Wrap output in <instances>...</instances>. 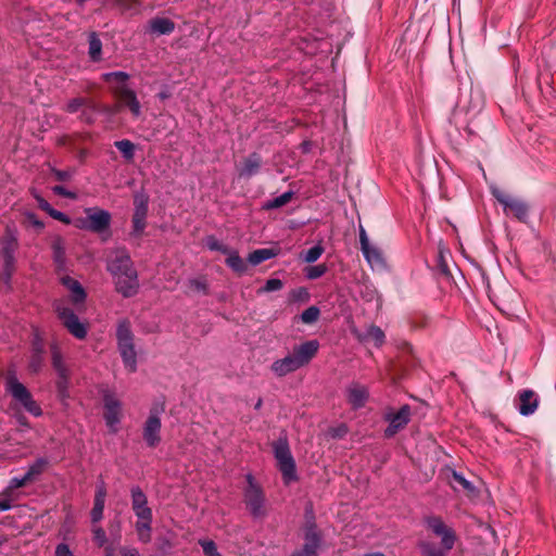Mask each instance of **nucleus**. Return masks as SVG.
<instances>
[{
	"label": "nucleus",
	"instance_id": "obj_1",
	"mask_svg": "<svg viewBox=\"0 0 556 556\" xmlns=\"http://www.w3.org/2000/svg\"><path fill=\"white\" fill-rule=\"evenodd\" d=\"M106 269L113 277L116 291L124 298L138 293V274L126 249L117 248L110 253Z\"/></svg>",
	"mask_w": 556,
	"mask_h": 556
},
{
	"label": "nucleus",
	"instance_id": "obj_2",
	"mask_svg": "<svg viewBox=\"0 0 556 556\" xmlns=\"http://www.w3.org/2000/svg\"><path fill=\"white\" fill-rule=\"evenodd\" d=\"M318 349L319 343L317 340H309L300 345H295L291 353L273 362L270 370L279 378L294 372L306 366L315 357Z\"/></svg>",
	"mask_w": 556,
	"mask_h": 556
},
{
	"label": "nucleus",
	"instance_id": "obj_3",
	"mask_svg": "<svg viewBox=\"0 0 556 556\" xmlns=\"http://www.w3.org/2000/svg\"><path fill=\"white\" fill-rule=\"evenodd\" d=\"M426 523L437 536L441 538L442 548L432 543L422 542L419 545L421 554L424 556H445L446 552L451 551L455 544V532L439 517H429Z\"/></svg>",
	"mask_w": 556,
	"mask_h": 556
},
{
	"label": "nucleus",
	"instance_id": "obj_4",
	"mask_svg": "<svg viewBox=\"0 0 556 556\" xmlns=\"http://www.w3.org/2000/svg\"><path fill=\"white\" fill-rule=\"evenodd\" d=\"M18 249V237L15 228L8 226L3 237L0 239V256L3 262L2 280L5 285L15 271V253Z\"/></svg>",
	"mask_w": 556,
	"mask_h": 556
},
{
	"label": "nucleus",
	"instance_id": "obj_5",
	"mask_svg": "<svg viewBox=\"0 0 556 556\" xmlns=\"http://www.w3.org/2000/svg\"><path fill=\"white\" fill-rule=\"evenodd\" d=\"M274 456L277 460L278 469L282 475L283 482L289 484L298 480L295 462L291 454L289 442L286 435L279 437L273 443Z\"/></svg>",
	"mask_w": 556,
	"mask_h": 556
},
{
	"label": "nucleus",
	"instance_id": "obj_6",
	"mask_svg": "<svg viewBox=\"0 0 556 556\" xmlns=\"http://www.w3.org/2000/svg\"><path fill=\"white\" fill-rule=\"evenodd\" d=\"M5 391L30 415L35 417H40L42 415L40 405L34 400L29 390L16 378L14 374H9L7 376Z\"/></svg>",
	"mask_w": 556,
	"mask_h": 556
},
{
	"label": "nucleus",
	"instance_id": "obj_7",
	"mask_svg": "<svg viewBox=\"0 0 556 556\" xmlns=\"http://www.w3.org/2000/svg\"><path fill=\"white\" fill-rule=\"evenodd\" d=\"M117 345L125 367L130 371L137 370V353L134 345V336L130 323L121 320L116 329Z\"/></svg>",
	"mask_w": 556,
	"mask_h": 556
},
{
	"label": "nucleus",
	"instance_id": "obj_8",
	"mask_svg": "<svg viewBox=\"0 0 556 556\" xmlns=\"http://www.w3.org/2000/svg\"><path fill=\"white\" fill-rule=\"evenodd\" d=\"M248 486L244 490V502L251 513L256 518H264L267 514L266 500L262 488L255 482L252 475H247Z\"/></svg>",
	"mask_w": 556,
	"mask_h": 556
},
{
	"label": "nucleus",
	"instance_id": "obj_9",
	"mask_svg": "<svg viewBox=\"0 0 556 556\" xmlns=\"http://www.w3.org/2000/svg\"><path fill=\"white\" fill-rule=\"evenodd\" d=\"M86 217L77 218L75 226L79 229L100 233L106 230L111 224V214L102 208L88 207L85 210Z\"/></svg>",
	"mask_w": 556,
	"mask_h": 556
},
{
	"label": "nucleus",
	"instance_id": "obj_10",
	"mask_svg": "<svg viewBox=\"0 0 556 556\" xmlns=\"http://www.w3.org/2000/svg\"><path fill=\"white\" fill-rule=\"evenodd\" d=\"M55 312L62 325L68 330V332L78 340H83L87 337V325L79 320L78 316L67 307L63 302H56Z\"/></svg>",
	"mask_w": 556,
	"mask_h": 556
},
{
	"label": "nucleus",
	"instance_id": "obj_11",
	"mask_svg": "<svg viewBox=\"0 0 556 556\" xmlns=\"http://www.w3.org/2000/svg\"><path fill=\"white\" fill-rule=\"evenodd\" d=\"M321 545V533L312 516L304 526V545L302 549L294 552L291 556H317Z\"/></svg>",
	"mask_w": 556,
	"mask_h": 556
},
{
	"label": "nucleus",
	"instance_id": "obj_12",
	"mask_svg": "<svg viewBox=\"0 0 556 556\" xmlns=\"http://www.w3.org/2000/svg\"><path fill=\"white\" fill-rule=\"evenodd\" d=\"M162 421L156 409L150 410L142 427V438L147 446L154 448L161 443Z\"/></svg>",
	"mask_w": 556,
	"mask_h": 556
},
{
	"label": "nucleus",
	"instance_id": "obj_13",
	"mask_svg": "<svg viewBox=\"0 0 556 556\" xmlns=\"http://www.w3.org/2000/svg\"><path fill=\"white\" fill-rule=\"evenodd\" d=\"M494 198L504 206L506 213H511L516 218L525 222L528 216V206L521 200L511 198L497 188L492 189Z\"/></svg>",
	"mask_w": 556,
	"mask_h": 556
},
{
	"label": "nucleus",
	"instance_id": "obj_14",
	"mask_svg": "<svg viewBox=\"0 0 556 556\" xmlns=\"http://www.w3.org/2000/svg\"><path fill=\"white\" fill-rule=\"evenodd\" d=\"M101 77L105 83L110 84L111 90L118 101L126 98V93L135 91L128 85L129 75L126 72H109L102 74Z\"/></svg>",
	"mask_w": 556,
	"mask_h": 556
},
{
	"label": "nucleus",
	"instance_id": "obj_15",
	"mask_svg": "<svg viewBox=\"0 0 556 556\" xmlns=\"http://www.w3.org/2000/svg\"><path fill=\"white\" fill-rule=\"evenodd\" d=\"M386 420L389 422L388 428L384 430L387 438H392L401 429H403L410 420V407L403 405L396 413H388Z\"/></svg>",
	"mask_w": 556,
	"mask_h": 556
},
{
	"label": "nucleus",
	"instance_id": "obj_16",
	"mask_svg": "<svg viewBox=\"0 0 556 556\" xmlns=\"http://www.w3.org/2000/svg\"><path fill=\"white\" fill-rule=\"evenodd\" d=\"M103 402L105 422L113 432H116L117 425L121 421L122 403L113 394L110 393L104 395Z\"/></svg>",
	"mask_w": 556,
	"mask_h": 556
},
{
	"label": "nucleus",
	"instance_id": "obj_17",
	"mask_svg": "<svg viewBox=\"0 0 556 556\" xmlns=\"http://www.w3.org/2000/svg\"><path fill=\"white\" fill-rule=\"evenodd\" d=\"M148 214V197L137 194L135 197V212L132 216V235L140 237L146 228Z\"/></svg>",
	"mask_w": 556,
	"mask_h": 556
},
{
	"label": "nucleus",
	"instance_id": "obj_18",
	"mask_svg": "<svg viewBox=\"0 0 556 556\" xmlns=\"http://www.w3.org/2000/svg\"><path fill=\"white\" fill-rule=\"evenodd\" d=\"M131 507L138 519H152V509L148 506V498L139 486H132Z\"/></svg>",
	"mask_w": 556,
	"mask_h": 556
},
{
	"label": "nucleus",
	"instance_id": "obj_19",
	"mask_svg": "<svg viewBox=\"0 0 556 556\" xmlns=\"http://www.w3.org/2000/svg\"><path fill=\"white\" fill-rule=\"evenodd\" d=\"M346 397L353 408H361L368 399V390L365 386L353 382L346 388Z\"/></svg>",
	"mask_w": 556,
	"mask_h": 556
},
{
	"label": "nucleus",
	"instance_id": "obj_20",
	"mask_svg": "<svg viewBox=\"0 0 556 556\" xmlns=\"http://www.w3.org/2000/svg\"><path fill=\"white\" fill-rule=\"evenodd\" d=\"M174 30L175 23L167 17H153L147 25V33L155 36L170 35Z\"/></svg>",
	"mask_w": 556,
	"mask_h": 556
},
{
	"label": "nucleus",
	"instance_id": "obj_21",
	"mask_svg": "<svg viewBox=\"0 0 556 556\" xmlns=\"http://www.w3.org/2000/svg\"><path fill=\"white\" fill-rule=\"evenodd\" d=\"M518 412L522 416L532 415L539 405V399L531 390H523L519 393L518 397Z\"/></svg>",
	"mask_w": 556,
	"mask_h": 556
},
{
	"label": "nucleus",
	"instance_id": "obj_22",
	"mask_svg": "<svg viewBox=\"0 0 556 556\" xmlns=\"http://www.w3.org/2000/svg\"><path fill=\"white\" fill-rule=\"evenodd\" d=\"M52 366L59 376L58 388L65 391L68 383V369L65 366L60 351L54 348L52 350Z\"/></svg>",
	"mask_w": 556,
	"mask_h": 556
},
{
	"label": "nucleus",
	"instance_id": "obj_23",
	"mask_svg": "<svg viewBox=\"0 0 556 556\" xmlns=\"http://www.w3.org/2000/svg\"><path fill=\"white\" fill-rule=\"evenodd\" d=\"M105 497H106L105 483L103 481H101L97 484L93 508L90 514L92 522H99L103 518Z\"/></svg>",
	"mask_w": 556,
	"mask_h": 556
},
{
	"label": "nucleus",
	"instance_id": "obj_24",
	"mask_svg": "<svg viewBox=\"0 0 556 556\" xmlns=\"http://www.w3.org/2000/svg\"><path fill=\"white\" fill-rule=\"evenodd\" d=\"M353 333L361 342H372L377 348H380L386 340L382 329L375 325L369 326L365 332L353 330Z\"/></svg>",
	"mask_w": 556,
	"mask_h": 556
},
{
	"label": "nucleus",
	"instance_id": "obj_25",
	"mask_svg": "<svg viewBox=\"0 0 556 556\" xmlns=\"http://www.w3.org/2000/svg\"><path fill=\"white\" fill-rule=\"evenodd\" d=\"M61 282L71 292L72 302L76 305L84 303L86 300V292L79 281L70 276L61 278Z\"/></svg>",
	"mask_w": 556,
	"mask_h": 556
},
{
	"label": "nucleus",
	"instance_id": "obj_26",
	"mask_svg": "<svg viewBox=\"0 0 556 556\" xmlns=\"http://www.w3.org/2000/svg\"><path fill=\"white\" fill-rule=\"evenodd\" d=\"M262 159L257 153L250 154L239 169V176L250 178L260 172Z\"/></svg>",
	"mask_w": 556,
	"mask_h": 556
},
{
	"label": "nucleus",
	"instance_id": "obj_27",
	"mask_svg": "<svg viewBox=\"0 0 556 556\" xmlns=\"http://www.w3.org/2000/svg\"><path fill=\"white\" fill-rule=\"evenodd\" d=\"M280 254L279 248H264V249H257L253 252H251L248 256V262L256 266L265 261H268L273 257H276Z\"/></svg>",
	"mask_w": 556,
	"mask_h": 556
},
{
	"label": "nucleus",
	"instance_id": "obj_28",
	"mask_svg": "<svg viewBox=\"0 0 556 556\" xmlns=\"http://www.w3.org/2000/svg\"><path fill=\"white\" fill-rule=\"evenodd\" d=\"M364 257L369 263L371 267H383L384 258L381 251L369 243L367 247L361 249Z\"/></svg>",
	"mask_w": 556,
	"mask_h": 556
},
{
	"label": "nucleus",
	"instance_id": "obj_29",
	"mask_svg": "<svg viewBox=\"0 0 556 556\" xmlns=\"http://www.w3.org/2000/svg\"><path fill=\"white\" fill-rule=\"evenodd\" d=\"M53 260L58 270H64L66 258H65V247L62 238L58 237L52 242Z\"/></svg>",
	"mask_w": 556,
	"mask_h": 556
},
{
	"label": "nucleus",
	"instance_id": "obj_30",
	"mask_svg": "<svg viewBox=\"0 0 556 556\" xmlns=\"http://www.w3.org/2000/svg\"><path fill=\"white\" fill-rule=\"evenodd\" d=\"M88 54L93 62H99L102 58V42L96 33L88 37Z\"/></svg>",
	"mask_w": 556,
	"mask_h": 556
},
{
	"label": "nucleus",
	"instance_id": "obj_31",
	"mask_svg": "<svg viewBox=\"0 0 556 556\" xmlns=\"http://www.w3.org/2000/svg\"><path fill=\"white\" fill-rule=\"evenodd\" d=\"M123 106H126L129 109L131 115L135 118H138L141 116V104L137 98L136 91L126 93V98L119 101Z\"/></svg>",
	"mask_w": 556,
	"mask_h": 556
},
{
	"label": "nucleus",
	"instance_id": "obj_32",
	"mask_svg": "<svg viewBox=\"0 0 556 556\" xmlns=\"http://www.w3.org/2000/svg\"><path fill=\"white\" fill-rule=\"evenodd\" d=\"M226 264L233 271L243 274L247 270V266L244 261L240 257L237 251L229 249V252L226 253Z\"/></svg>",
	"mask_w": 556,
	"mask_h": 556
},
{
	"label": "nucleus",
	"instance_id": "obj_33",
	"mask_svg": "<svg viewBox=\"0 0 556 556\" xmlns=\"http://www.w3.org/2000/svg\"><path fill=\"white\" fill-rule=\"evenodd\" d=\"M151 523L152 519H138L136 522V531L140 542L149 543L151 541Z\"/></svg>",
	"mask_w": 556,
	"mask_h": 556
},
{
	"label": "nucleus",
	"instance_id": "obj_34",
	"mask_svg": "<svg viewBox=\"0 0 556 556\" xmlns=\"http://www.w3.org/2000/svg\"><path fill=\"white\" fill-rule=\"evenodd\" d=\"M116 149L122 153L127 162H131L135 156L136 146L128 139H123L114 142Z\"/></svg>",
	"mask_w": 556,
	"mask_h": 556
},
{
	"label": "nucleus",
	"instance_id": "obj_35",
	"mask_svg": "<svg viewBox=\"0 0 556 556\" xmlns=\"http://www.w3.org/2000/svg\"><path fill=\"white\" fill-rule=\"evenodd\" d=\"M292 197H293V192L287 191V192L280 194L279 197H276V198L267 201L263 205V208L274 210V208L281 207V206L286 205L287 203H289L291 201Z\"/></svg>",
	"mask_w": 556,
	"mask_h": 556
},
{
	"label": "nucleus",
	"instance_id": "obj_36",
	"mask_svg": "<svg viewBox=\"0 0 556 556\" xmlns=\"http://www.w3.org/2000/svg\"><path fill=\"white\" fill-rule=\"evenodd\" d=\"M46 466L47 460L45 458H39L28 467L25 473L28 476L29 480L33 481L37 476H39L43 471Z\"/></svg>",
	"mask_w": 556,
	"mask_h": 556
},
{
	"label": "nucleus",
	"instance_id": "obj_37",
	"mask_svg": "<svg viewBox=\"0 0 556 556\" xmlns=\"http://www.w3.org/2000/svg\"><path fill=\"white\" fill-rule=\"evenodd\" d=\"M87 105H89V100L87 98L77 97L67 102V104L65 106V111L67 113L73 114V113L78 112L81 108L87 106Z\"/></svg>",
	"mask_w": 556,
	"mask_h": 556
},
{
	"label": "nucleus",
	"instance_id": "obj_38",
	"mask_svg": "<svg viewBox=\"0 0 556 556\" xmlns=\"http://www.w3.org/2000/svg\"><path fill=\"white\" fill-rule=\"evenodd\" d=\"M320 311L317 306H309L302 312L300 318L304 324H313L319 318Z\"/></svg>",
	"mask_w": 556,
	"mask_h": 556
},
{
	"label": "nucleus",
	"instance_id": "obj_39",
	"mask_svg": "<svg viewBox=\"0 0 556 556\" xmlns=\"http://www.w3.org/2000/svg\"><path fill=\"white\" fill-rule=\"evenodd\" d=\"M323 253L324 248L320 244H316L304 253L303 261L306 263H314L323 255Z\"/></svg>",
	"mask_w": 556,
	"mask_h": 556
},
{
	"label": "nucleus",
	"instance_id": "obj_40",
	"mask_svg": "<svg viewBox=\"0 0 556 556\" xmlns=\"http://www.w3.org/2000/svg\"><path fill=\"white\" fill-rule=\"evenodd\" d=\"M205 245L211 250V251H219L222 252L223 254H226L229 252V248L225 244H223L219 240H217L214 236H208L206 239H205Z\"/></svg>",
	"mask_w": 556,
	"mask_h": 556
},
{
	"label": "nucleus",
	"instance_id": "obj_41",
	"mask_svg": "<svg viewBox=\"0 0 556 556\" xmlns=\"http://www.w3.org/2000/svg\"><path fill=\"white\" fill-rule=\"evenodd\" d=\"M199 545L202 547L205 556H222L217 551V546L212 540H199Z\"/></svg>",
	"mask_w": 556,
	"mask_h": 556
},
{
	"label": "nucleus",
	"instance_id": "obj_42",
	"mask_svg": "<svg viewBox=\"0 0 556 556\" xmlns=\"http://www.w3.org/2000/svg\"><path fill=\"white\" fill-rule=\"evenodd\" d=\"M327 271V266L325 264H318L315 266H309L306 268L305 276L308 279H317L325 275Z\"/></svg>",
	"mask_w": 556,
	"mask_h": 556
},
{
	"label": "nucleus",
	"instance_id": "obj_43",
	"mask_svg": "<svg viewBox=\"0 0 556 556\" xmlns=\"http://www.w3.org/2000/svg\"><path fill=\"white\" fill-rule=\"evenodd\" d=\"M42 363H43V356L40 355V353H31L30 359L28 363V369L33 374H37L41 369Z\"/></svg>",
	"mask_w": 556,
	"mask_h": 556
},
{
	"label": "nucleus",
	"instance_id": "obj_44",
	"mask_svg": "<svg viewBox=\"0 0 556 556\" xmlns=\"http://www.w3.org/2000/svg\"><path fill=\"white\" fill-rule=\"evenodd\" d=\"M283 282L278 278H270L266 281L263 288L258 292H274L282 289Z\"/></svg>",
	"mask_w": 556,
	"mask_h": 556
},
{
	"label": "nucleus",
	"instance_id": "obj_45",
	"mask_svg": "<svg viewBox=\"0 0 556 556\" xmlns=\"http://www.w3.org/2000/svg\"><path fill=\"white\" fill-rule=\"evenodd\" d=\"M28 482H30V480L26 473L23 475L22 477H14L10 480L7 492L22 488Z\"/></svg>",
	"mask_w": 556,
	"mask_h": 556
},
{
	"label": "nucleus",
	"instance_id": "obj_46",
	"mask_svg": "<svg viewBox=\"0 0 556 556\" xmlns=\"http://www.w3.org/2000/svg\"><path fill=\"white\" fill-rule=\"evenodd\" d=\"M453 480L455 483L459 484L466 491H473V486L471 482H469L463 475L453 471Z\"/></svg>",
	"mask_w": 556,
	"mask_h": 556
},
{
	"label": "nucleus",
	"instance_id": "obj_47",
	"mask_svg": "<svg viewBox=\"0 0 556 556\" xmlns=\"http://www.w3.org/2000/svg\"><path fill=\"white\" fill-rule=\"evenodd\" d=\"M93 541L99 547H102L106 543L105 531L101 527H96L92 530Z\"/></svg>",
	"mask_w": 556,
	"mask_h": 556
},
{
	"label": "nucleus",
	"instance_id": "obj_48",
	"mask_svg": "<svg viewBox=\"0 0 556 556\" xmlns=\"http://www.w3.org/2000/svg\"><path fill=\"white\" fill-rule=\"evenodd\" d=\"M25 219L30 226H33L37 230H42L45 227V224L40 219H38V217L31 212L25 213Z\"/></svg>",
	"mask_w": 556,
	"mask_h": 556
},
{
	"label": "nucleus",
	"instance_id": "obj_49",
	"mask_svg": "<svg viewBox=\"0 0 556 556\" xmlns=\"http://www.w3.org/2000/svg\"><path fill=\"white\" fill-rule=\"evenodd\" d=\"M49 215L52 218H54L63 224H66V225L71 224V218L66 214H64L63 212H60L58 210H54L53 207L50 211Z\"/></svg>",
	"mask_w": 556,
	"mask_h": 556
},
{
	"label": "nucleus",
	"instance_id": "obj_50",
	"mask_svg": "<svg viewBox=\"0 0 556 556\" xmlns=\"http://www.w3.org/2000/svg\"><path fill=\"white\" fill-rule=\"evenodd\" d=\"M55 556H75L66 543H60L55 547Z\"/></svg>",
	"mask_w": 556,
	"mask_h": 556
},
{
	"label": "nucleus",
	"instance_id": "obj_51",
	"mask_svg": "<svg viewBox=\"0 0 556 556\" xmlns=\"http://www.w3.org/2000/svg\"><path fill=\"white\" fill-rule=\"evenodd\" d=\"M190 288L198 292H206V282L202 279L190 280Z\"/></svg>",
	"mask_w": 556,
	"mask_h": 556
},
{
	"label": "nucleus",
	"instance_id": "obj_52",
	"mask_svg": "<svg viewBox=\"0 0 556 556\" xmlns=\"http://www.w3.org/2000/svg\"><path fill=\"white\" fill-rule=\"evenodd\" d=\"M52 191L55 193V194H59V195H62V197H65V198H68V199H75V193L72 192V191H68L65 187L63 186H54L52 188Z\"/></svg>",
	"mask_w": 556,
	"mask_h": 556
},
{
	"label": "nucleus",
	"instance_id": "obj_53",
	"mask_svg": "<svg viewBox=\"0 0 556 556\" xmlns=\"http://www.w3.org/2000/svg\"><path fill=\"white\" fill-rule=\"evenodd\" d=\"M55 178L60 181H66L70 180L73 176L72 170H60V169H52Z\"/></svg>",
	"mask_w": 556,
	"mask_h": 556
},
{
	"label": "nucleus",
	"instance_id": "obj_54",
	"mask_svg": "<svg viewBox=\"0 0 556 556\" xmlns=\"http://www.w3.org/2000/svg\"><path fill=\"white\" fill-rule=\"evenodd\" d=\"M34 197L38 203V206L49 214L52 210V206L39 194L35 193Z\"/></svg>",
	"mask_w": 556,
	"mask_h": 556
},
{
	"label": "nucleus",
	"instance_id": "obj_55",
	"mask_svg": "<svg viewBox=\"0 0 556 556\" xmlns=\"http://www.w3.org/2000/svg\"><path fill=\"white\" fill-rule=\"evenodd\" d=\"M292 295L295 300H306L308 298V292L305 288H299L292 291Z\"/></svg>",
	"mask_w": 556,
	"mask_h": 556
},
{
	"label": "nucleus",
	"instance_id": "obj_56",
	"mask_svg": "<svg viewBox=\"0 0 556 556\" xmlns=\"http://www.w3.org/2000/svg\"><path fill=\"white\" fill-rule=\"evenodd\" d=\"M112 2L122 11H127L131 8V0H112Z\"/></svg>",
	"mask_w": 556,
	"mask_h": 556
},
{
	"label": "nucleus",
	"instance_id": "obj_57",
	"mask_svg": "<svg viewBox=\"0 0 556 556\" xmlns=\"http://www.w3.org/2000/svg\"><path fill=\"white\" fill-rule=\"evenodd\" d=\"M359 243H361V249L364 247H367L370 243L367 232L363 226H359Z\"/></svg>",
	"mask_w": 556,
	"mask_h": 556
},
{
	"label": "nucleus",
	"instance_id": "obj_58",
	"mask_svg": "<svg viewBox=\"0 0 556 556\" xmlns=\"http://www.w3.org/2000/svg\"><path fill=\"white\" fill-rule=\"evenodd\" d=\"M121 554L122 556H140L138 549L134 547H123Z\"/></svg>",
	"mask_w": 556,
	"mask_h": 556
},
{
	"label": "nucleus",
	"instance_id": "obj_59",
	"mask_svg": "<svg viewBox=\"0 0 556 556\" xmlns=\"http://www.w3.org/2000/svg\"><path fill=\"white\" fill-rule=\"evenodd\" d=\"M31 353H40V355H43V345L40 340L37 339L34 342Z\"/></svg>",
	"mask_w": 556,
	"mask_h": 556
},
{
	"label": "nucleus",
	"instance_id": "obj_60",
	"mask_svg": "<svg viewBox=\"0 0 556 556\" xmlns=\"http://www.w3.org/2000/svg\"><path fill=\"white\" fill-rule=\"evenodd\" d=\"M12 508L11 501L8 498L0 500V511H7Z\"/></svg>",
	"mask_w": 556,
	"mask_h": 556
},
{
	"label": "nucleus",
	"instance_id": "obj_61",
	"mask_svg": "<svg viewBox=\"0 0 556 556\" xmlns=\"http://www.w3.org/2000/svg\"><path fill=\"white\" fill-rule=\"evenodd\" d=\"M17 422L22 426V427H25V428H29V424L27 421V418L23 415L18 416L17 417Z\"/></svg>",
	"mask_w": 556,
	"mask_h": 556
},
{
	"label": "nucleus",
	"instance_id": "obj_62",
	"mask_svg": "<svg viewBox=\"0 0 556 556\" xmlns=\"http://www.w3.org/2000/svg\"><path fill=\"white\" fill-rule=\"evenodd\" d=\"M157 97H159L161 100H165V99H167V98H169V97H170V93H169V91H168V90H163V91H161V92L157 94Z\"/></svg>",
	"mask_w": 556,
	"mask_h": 556
},
{
	"label": "nucleus",
	"instance_id": "obj_63",
	"mask_svg": "<svg viewBox=\"0 0 556 556\" xmlns=\"http://www.w3.org/2000/svg\"><path fill=\"white\" fill-rule=\"evenodd\" d=\"M105 556H115L114 551L111 546L105 548Z\"/></svg>",
	"mask_w": 556,
	"mask_h": 556
},
{
	"label": "nucleus",
	"instance_id": "obj_64",
	"mask_svg": "<svg viewBox=\"0 0 556 556\" xmlns=\"http://www.w3.org/2000/svg\"><path fill=\"white\" fill-rule=\"evenodd\" d=\"M365 556H386V555L380 552H375V553H368Z\"/></svg>",
	"mask_w": 556,
	"mask_h": 556
}]
</instances>
